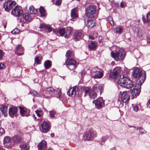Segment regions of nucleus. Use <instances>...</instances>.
I'll list each match as a JSON object with an SVG mask.
<instances>
[{
  "label": "nucleus",
  "mask_w": 150,
  "mask_h": 150,
  "mask_svg": "<svg viewBox=\"0 0 150 150\" xmlns=\"http://www.w3.org/2000/svg\"><path fill=\"white\" fill-rule=\"evenodd\" d=\"M132 76L133 78H136L137 83L140 84H142L144 83L146 78L145 73L143 72L142 70L138 67L133 69Z\"/></svg>",
  "instance_id": "f257e3e1"
},
{
  "label": "nucleus",
  "mask_w": 150,
  "mask_h": 150,
  "mask_svg": "<svg viewBox=\"0 0 150 150\" xmlns=\"http://www.w3.org/2000/svg\"><path fill=\"white\" fill-rule=\"evenodd\" d=\"M117 83L120 86L127 89L131 88L134 86L132 82L129 79L124 77L123 75H122V78L121 80L119 79L117 81Z\"/></svg>",
  "instance_id": "f03ea898"
},
{
  "label": "nucleus",
  "mask_w": 150,
  "mask_h": 150,
  "mask_svg": "<svg viewBox=\"0 0 150 150\" xmlns=\"http://www.w3.org/2000/svg\"><path fill=\"white\" fill-rule=\"evenodd\" d=\"M111 54L114 59L117 61L119 60H123L125 55V53L124 49L121 48L118 51L115 50L112 52Z\"/></svg>",
  "instance_id": "7ed1b4c3"
},
{
  "label": "nucleus",
  "mask_w": 150,
  "mask_h": 150,
  "mask_svg": "<svg viewBox=\"0 0 150 150\" xmlns=\"http://www.w3.org/2000/svg\"><path fill=\"white\" fill-rule=\"evenodd\" d=\"M110 78L117 79V81L120 80L122 78L121 74V69L120 67H115L113 69V71L110 74Z\"/></svg>",
  "instance_id": "20e7f679"
},
{
  "label": "nucleus",
  "mask_w": 150,
  "mask_h": 150,
  "mask_svg": "<svg viewBox=\"0 0 150 150\" xmlns=\"http://www.w3.org/2000/svg\"><path fill=\"white\" fill-rule=\"evenodd\" d=\"M83 136L84 140L91 141L97 136V133L95 131L88 130L84 133Z\"/></svg>",
  "instance_id": "39448f33"
},
{
  "label": "nucleus",
  "mask_w": 150,
  "mask_h": 150,
  "mask_svg": "<svg viewBox=\"0 0 150 150\" xmlns=\"http://www.w3.org/2000/svg\"><path fill=\"white\" fill-rule=\"evenodd\" d=\"M96 6L95 5L89 6L86 10L87 16L90 18L94 17L96 12Z\"/></svg>",
  "instance_id": "423d86ee"
},
{
  "label": "nucleus",
  "mask_w": 150,
  "mask_h": 150,
  "mask_svg": "<svg viewBox=\"0 0 150 150\" xmlns=\"http://www.w3.org/2000/svg\"><path fill=\"white\" fill-rule=\"evenodd\" d=\"M142 84L136 83L133 89L131 90V93L132 96L136 97L138 96L141 91V86Z\"/></svg>",
  "instance_id": "0eeeda50"
},
{
  "label": "nucleus",
  "mask_w": 150,
  "mask_h": 150,
  "mask_svg": "<svg viewBox=\"0 0 150 150\" xmlns=\"http://www.w3.org/2000/svg\"><path fill=\"white\" fill-rule=\"evenodd\" d=\"M66 63L67 67L70 70H73L76 67V62L73 59H67Z\"/></svg>",
  "instance_id": "6e6552de"
},
{
  "label": "nucleus",
  "mask_w": 150,
  "mask_h": 150,
  "mask_svg": "<svg viewBox=\"0 0 150 150\" xmlns=\"http://www.w3.org/2000/svg\"><path fill=\"white\" fill-rule=\"evenodd\" d=\"M16 4L15 1L11 0H8L3 5V7L5 11H8Z\"/></svg>",
  "instance_id": "1a4fd4ad"
},
{
  "label": "nucleus",
  "mask_w": 150,
  "mask_h": 150,
  "mask_svg": "<svg viewBox=\"0 0 150 150\" xmlns=\"http://www.w3.org/2000/svg\"><path fill=\"white\" fill-rule=\"evenodd\" d=\"M94 103L96 108L98 109H100L103 107L104 105V101L101 97L98 98L96 100L93 101Z\"/></svg>",
  "instance_id": "9d476101"
},
{
  "label": "nucleus",
  "mask_w": 150,
  "mask_h": 150,
  "mask_svg": "<svg viewBox=\"0 0 150 150\" xmlns=\"http://www.w3.org/2000/svg\"><path fill=\"white\" fill-rule=\"evenodd\" d=\"M11 139L8 136H6L4 138V146L6 148H10L12 146L11 144Z\"/></svg>",
  "instance_id": "9b49d317"
},
{
  "label": "nucleus",
  "mask_w": 150,
  "mask_h": 150,
  "mask_svg": "<svg viewBox=\"0 0 150 150\" xmlns=\"http://www.w3.org/2000/svg\"><path fill=\"white\" fill-rule=\"evenodd\" d=\"M20 109V113L22 116L28 117L30 115L29 110L21 106L19 107Z\"/></svg>",
  "instance_id": "f8f14e48"
},
{
  "label": "nucleus",
  "mask_w": 150,
  "mask_h": 150,
  "mask_svg": "<svg viewBox=\"0 0 150 150\" xmlns=\"http://www.w3.org/2000/svg\"><path fill=\"white\" fill-rule=\"evenodd\" d=\"M23 13V11L20 9L18 7L16 6L12 10L11 14L16 17H19L21 16Z\"/></svg>",
  "instance_id": "ddd939ff"
},
{
  "label": "nucleus",
  "mask_w": 150,
  "mask_h": 150,
  "mask_svg": "<svg viewBox=\"0 0 150 150\" xmlns=\"http://www.w3.org/2000/svg\"><path fill=\"white\" fill-rule=\"evenodd\" d=\"M41 127L42 129V132L44 133H47L50 129L51 127L48 123L44 122L41 125Z\"/></svg>",
  "instance_id": "4468645a"
},
{
  "label": "nucleus",
  "mask_w": 150,
  "mask_h": 150,
  "mask_svg": "<svg viewBox=\"0 0 150 150\" xmlns=\"http://www.w3.org/2000/svg\"><path fill=\"white\" fill-rule=\"evenodd\" d=\"M17 111L18 108L16 107L10 108L8 110L9 115L11 117H13L17 115Z\"/></svg>",
  "instance_id": "2eb2a0df"
},
{
  "label": "nucleus",
  "mask_w": 150,
  "mask_h": 150,
  "mask_svg": "<svg viewBox=\"0 0 150 150\" xmlns=\"http://www.w3.org/2000/svg\"><path fill=\"white\" fill-rule=\"evenodd\" d=\"M91 73L92 77L94 79H100L103 76V73L100 71H92Z\"/></svg>",
  "instance_id": "dca6fc26"
},
{
  "label": "nucleus",
  "mask_w": 150,
  "mask_h": 150,
  "mask_svg": "<svg viewBox=\"0 0 150 150\" xmlns=\"http://www.w3.org/2000/svg\"><path fill=\"white\" fill-rule=\"evenodd\" d=\"M121 100L124 103H126L130 99V96L127 91L123 92L121 93Z\"/></svg>",
  "instance_id": "f3484780"
},
{
  "label": "nucleus",
  "mask_w": 150,
  "mask_h": 150,
  "mask_svg": "<svg viewBox=\"0 0 150 150\" xmlns=\"http://www.w3.org/2000/svg\"><path fill=\"white\" fill-rule=\"evenodd\" d=\"M82 32L81 30H76L75 31L73 39L76 41L79 40L81 38Z\"/></svg>",
  "instance_id": "a211bd4d"
},
{
  "label": "nucleus",
  "mask_w": 150,
  "mask_h": 150,
  "mask_svg": "<svg viewBox=\"0 0 150 150\" xmlns=\"http://www.w3.org/2000/svg\"><path fill=\"white\" fill-rule=\"evenodd\" d=\"M46 148V142L45 140L42 141L38 145L39 150H44Z\"/></svg>",
  "instance_id": "6ab92c4d"
},
{
  "label": "nucleus",
  "mask_w": 150,
  "mask_h": 150,
  "mask_svg": "<svg viewBox=\"0 0 150 150\" xmlns=\"http://www.w3.org/2000/svg\"><path fill=\"white\" fill-rule=\"evenodd\" d=\"M77 8H74L71 10V16L72 19H71L72 21V19H74L78 17V15L76 12Z\"/></svg>",
  "instance_id": "aec40b11"
},
{
  "label": "nucleus",
  "mask_w": 150,
  "mask_h": 150,
  "mask_svg": "<svg viewBox=\"0 0 150 150\" xmlns=\"http://www.w3.org/2000/svg\"><path fill=\"white\" fill-rule=\"evenodd\" d=\"M16 52L17 53V55H22V53L23 51V48L21 45H18L17 47L16 48Z\"/></svg>",
  "instance_id": "412c9836"
},
{
  "label": "nucleus",
  "mask_w": 150,
  "mask_h": 150,
  "mask_svg": "<svg viewBox=\"0 0 150 150\" xmlns=\"http://www.w3.org/2000/svg\"><path fill=\"white\" fill-rule=\"evenodd\" d=\"M81 90L84 93V96L85 97L87 95H89V93L90 92L92 89H90L89 87H83L82 88Z\"/></svg>",
  "instance_id": "4be33fe9"
},
{
  "label": "nucleus",
  "mask_w": 150,
  "mask_h": 150,
  "mask_svg": "<svg viewBox=\"0 0 150 150\" xmlns=\"http://www.w3.org/2000/svg\"><path fill=\"white\" fill-rule=\"evenodd\" d=\"M0 109L2 114L4 117H6L7 115V106L5 105H2Z\"/></svg>",
  "instance_id": "5701e85b"
},
{
  "label": "nucleus",
  "mask_w": 150,
  "mask_h": 150,
  "mask_svg": "<svg viewBox=\"0 0 150 150\" xmlns=\"http://www.w3.org/2000/svg\"><path fill=\"white\" fill-rule=\"evenodd\" d=\"M12 140L14 143L17 144L20 143L21 141V138L19 136L15 135L12 138Z\"/></svg>",
  "instance_id": "b1692460"
},
{
  "label": "nucleus",
  "mask_w": 150,
  "mask_h": 150,
  "mask_svg": "<svg viewBox=\"0 0 150 150\" xmlns=\"http://www.w3.org/2000/svg\"><path fill=\"white\" fill-rule=\"evenodd\" d=\"M23 17L26 21L29 22L31 21L32 19V18L30 16V14L28 13H25L23 14Z\"/></svg>",
  "instance_id": "393cba45"
},
{
  "label": "nucleus",
  "mask_w": 150,
  "mask_h": 150,
  "mask_svg": "<svg viewBox=\"0 0 150 150\" xmlns=\"http://www.w3.org/2000/svg\"><path fill=\"white\" fill-rule=\"evenodd\" d=\"M89 97L91 99H94L97 96V94L94 89H92L90 92L89 93Z\"/></svg>",
  "instance_id": "a878e982"
},
{
  "label": "nucleus",
  "mask_w": 150,
  "mask_h": 150,
  "mask_svg": "<svg viewBox=\"0 0 150 150\" xmlns=\"http://www.w3.org/2000/svg\"><path fill=\"white\" fill-rule=\"evenodd\" d=\"M53 32L54 33L57 34V33H59L61 36H64V33H65V30L64 28H60L58 30V31H57L56 30H53Z\"/></svg>",
  "instance_id": "bb28decb"
},
{
  "label": "nucleus",
  "mask_w": 150,
  "mask_h": 150,
  "mask_svg": "<svg viewBox=\"0 0 150 150\" xmlns=\"http://www.w3.org/2000/svg\"><path fill=\"white\" fill-rule=\"evenodd\" d=\"M40 28L41 29L42 28H46L49 30V32H51L52 30V28L50 26L44 23L41 24L40 26Z\"/></svg>",
  "instance_id": "cd10ccee"
},
{
  "label": "nucleus",
  "mask_w": 150,
  "mask_h": 150,
  "mask_svg": "<svg viewBox=\"0 0 150 150\" xmlns=\"http://www.w3.org/2000/svg\"><path fill=\"white\" fill-rule=\"evenodd\" d=\"M113 30L117 33L121 34L123 30V28L120 26H118L113 28Z\"/></svg>",
  "instance_id": "c85d7f7f"
},
{
  "label": "nucleus",
  "mask_w": 150,
  "mask_h": 150,
  "mask_svg": "<svg viewBox=\"0 0 150 150\" xmlns=\"http://www.w3.org/2000/svg\"><path fill=\"white\" fill-rule=\"evenodd\" d=\"M71 33V30L70 28H67L65 30V33H64V37L66 38H68L69 36L70 35Z\"/></svg>",
  "instance_id": "c756f323"
},
{
  "label": "nucleus",
  "mask_w": 150,
  "mask_h": 150,
  "mask_svg": "<svg viewBox=\"0 0 150 150\" xmlns=\"http://www.w3.org/2000/svg\"><path fill=\"white\" fill-rule=\"evenodd\" d=\"M96 43L94 42L91 41L89 43L88 45V47L91 50H94L96 47Z\"/></svg>",
  "instance_id": "7c9ffc66"
},
{
  "label": "nucleus",
  "mask_w": 150,
  "mask_h": 150,
  "mask_svg": "<svg viewBox=\"0 0 150 150\" xmlns=\"http://www.w3.org/2000/svg\"><path fill=\"white\" fill-rule=\"evenodd\" d=\"M44 65L45 68L46 69L49 68L51 66V62L50 60H47L44 63Z\"/></svg>",
  "instance_id": "2f4dec72"
},
{
  "label": "nucleus",
  "mask_w": 150,
  "mask_h": 150,
  "mask_svg": "<svg viewBox=\"0 0 150 150\" xmlns=\"http://www.w3.org/2000/svg\"><path fill=\"white\" fill-rule=\"evenodd\" d=\"M94 21L92 20L87 21V26L88 28H92L95 25Z\"/></svg>",
  "instance_id": "473e14b6"
},
{
  "label": "nucleus",
  "mask_w": 150,
  "mask_h": 150,
  "mask_svg": "<svg viewBox=\"0 0 150 150\" xmlns=\"http://www.w3.org/2000/svg\"><path fill=\"white\" fill-rule=\"evenodd\" d=\"M39 10L41 16L42 17L45 16V11L44 8L43 7L41 6Z\"/></svg>",
  "instance_id": "72a5a7b5"
},
{
  "label": "nucleus",
  "mask_w": 150,
  "mask_h": 150,
  "mask_svg": "<svg viewBox=\"0 0 150 150\" xmlns=\"http://www.w3.org/2000/svg\"><path fill=\"white\" fill-rule=\"evenodd\" d=\"M20 148L22 149L28 150L29 149V144L25 143L20 145Z\"/></svg>",
  "instance_id": "f704fd0d"
},
{
  "label": "nucleus",
  "mask_w": 150,
  "mask_h": 150,
  "mask_svg": "<svg viewBox=\"0 0 150 150\" xmlns=\"http://www.w3.org/2000/svg\"><path fill=\"white\" fill-rule=\"evenodd\" d=\"M94 88L96 89L97 92L98 93L99 92L100 94H101L103 90L102 87L101 86L97 85L96 86H95Z\"/></svg>",
  "instance_id": "c9c22d12"
},
{
  "label": "nucleus",
  "mask_w": 150,
  "mask_h": 150,
  "mask_svg": "<svg viewBox=\"0 0 150 150\" xmlns=\"http://www.w3.org/2000/svg\"><path fill=\"white\" fill-rule=\"evenodd\" d=\"M29 10L32 14H35L37 13V10L35 9L33 6H31L29 7Z\"/></svg>",
  "instance_id": "e433bc0d"
},
{
  "label": "nucleus",
  "mask_w": 150,
  "mask_h": 150,
  "mask_svg": "<svg viewBox=\"0 0 150 150\" xmlns=\"http://www.w3.org/2000/svg\"><path fill=\"white\" fill-rule=\"evenodd\" d=\"M50 116L52 118H54L55 117L56 112L55 111L52 110L49 112Z\"/></svg>",
  "instance_id": "4c0bfd02"
},
{
  "label": "nucleus",
  "mask_w": 150,
  "mask_h": 150,
  "mask_svg": "<svg viewBox=\"0 0 150 150\" xmlns=\"http://www.w3.org/2000/svg\"><path fill=\"white\" fill-rule=\"evenodd\" d=\"M73 92V88H71L67 92V94L69 96H71L73 95H74Z\"/></svg>",
  "instance_id": "58836bf2"
},
{
  "label": "nucleus",
  "mask_w": 150,
  "mask_h": 150,
  "mask_svg": "<svg viewBox=\"0 0 150 150\" xmlns=\"http://www.w3.org/2000/svg\"><path fill=\"white\" fill-rule=\"evenodd\" d=\"M35 62L38 64H41L40 61L39 59V57L36 56L35 57Z\"/></svg>",
  "instance_id": "ea45409f"
},
{
  "label": "nucleus",
  "mask_w": 150,
  "mask_h": 150,
  "mask_svg": "<svg viewBox=\"0 0 150 150\" xmlns=\"http://www.w3.org/2000/svg\"><path fill=\"white\" fill-rule=\"evenodd\" d=\"M71 52L70 51L68 50L66 53V56L67 58V59H71Z\"/></svg>",
  "instance_id": "a19ab883"
},
{
  "label": "nucleus",
  "mask_w": 150,
  "mask_h": 150,
  "mask_svg": "<svg viewBox=\"0 0 150 150\" xmlns=\"http://www.w3.org/2000/svg\"><path fill=\"white\" fill-rule=\"evenodd\" d=\"M108 138L109 136H105L102 137L101 138V140L102 142H104Z\"/></svg>",
  "instance_id": "79ce46f5"
},
{
  "label": "nucleus",
  "mask_w": 150,
  "mask_h": 150,
  "mask_svg": "<svg viewBox=\"0 0 150 150\" xmlns=\"http://www.w3.org/2000/svg\"><path fill=\"white\" fill-rule=\"evenodd\" d=\"M132 106H133V110L135 112H137L139 109V107L138 106L134 104H132Z\"/></svg>",
  "instance_id": "37998d69"
},
{
  "label": "nucleus",
  "mask_w": 150,
  "mask_h": 150,
  "mask_svg": "<svg viewBox=\"0 0 150 150\" xmlns=\"http://www.w3.org/2000/svg\"><path fill=\"white\" fill-rule=\"evenodd\" d=\"M31 94L33 96L37 97H39L40 96V95L35 91H33L32 92H31Z\"/></svg>",
  "instance_id": "c03bdc74"
},
{
  "label": "nucleus",
  "mask_w": 150,
  "mask_h": 150,
  "mask_svg": "<svg viewBox=\"0 0 150 150\" xmlns=\"http://www.w3.org/2000/svg\"><path fill=\"white\" fill-rule=\"evenodd\" d=\"M19 32V30L17 28H15L11 31L13 34H17Z\"/></svg>",
  "instance_id": "a18cd8bd"
},
{
  "label": "nucleus",
  "mask_w": 150,
  "mask_h": 150,
  "mask_svg": "<svg viewBox=\"0 0 150 150\" xmlns=\"http://www.w3.org/2000/svg\"><path fill=\"white\" fill-rule=\"evenodd\" d=\"M109 19L110 20V21H109L110 22V24L112 26H113L114 25V21L112 20V18L110 16L109 17Z\"/></svg>",
  "instance_id": "49530a36"
},
{
  "label": "nucleus",
  "mask_w": 150,
  "mask_h": 150,
  "mask_svg": "<svg viewBox=\"0 0 150 150\" xmlns=\"http://www.w3.org/2000/svg\"><path fill=\"white\" fill-rule=\"evenodd\" d=\"M5 133V131L4 129L0 127V136L2 135Z\"/></svg>",
  "instance_id": "de8ad7c7"
},
{
  "label": "nucleus",
  "mask_w": 150,
  "mask_h": 150,
  "mask_svg": "<svg viewBox=\"0 0 150 150\" xmlns=\"http://www.w3.org/2000/svg\"><path fill=\"white\" fill-rule=\"evenodd\" d=\"M73 93H74V95H75L78 92V88L77 87H74L73 88Z\"/></svg>",
  "instance_id": "09e8293b"
},
{
  "label": "nucleus",
  "mask_w": 150,
  "mask_h": 150,
  "mask_svg": "<svg viewBox=\"0 0 150 150\" xmlns=\"http://www.w3.org/2000/svg\"><path fill=\"white\" fill-rule=\"evenodd\" d=\"M47 91L49 92H52L54 91V89L52 87H48L47 88Z\"/></svg>",
  "instance_id": "8fccbe9b"
},
{
  "label": "nucleus",
  "mask_w": 150,
  "mask_h": 150,
  "mask_svg": "<svg viewBox=\"0 0 150 150\" xmlns=\"http://www.w3.org/2000/svg\"><path fill=\"white\" fill-rule=\"evenodd\" d=\"M146 18L147 19V21L148 22L150 21V12H149L147 13L146 15Z\"/></svg>",
  "instance_id": "3c124183"
},
{
  "label": "nucleus",
  "mask_w": 150,
  "mask_h": 150,
  "mask_svg": "<svg viewBox=\"0 0 150 150\" xmlns=\"http://www.w3.org/2000/svg\"><path fill=\"white\" fill-rule=\"evenodd\" d=\"M5 68V65L3 63H0V69H3Z\"/></svg>",
  "instance_id": "603ef678"
},
{
  "label": "nucleus",
  "mask_w": 150,
  "mask_h": 150,
  "mask_svg": "<svg viewBox=\"0 0 150 150\" xmlns=\"http://www.w3.org/2000/svg\"><path fill=\"white\" fill-rule=\"evenodd\" d=\"M57 96L59 98L62 97V93L60 91H59L57 94Z\"/></svg>",
  "instance_id": "864d4df0"
},
{
  "label": "nucleus",
  "mask_w": 150,
  "mask_h": 150,
  "mask_svg": "<svg viewBox=\"0 0 150 150\" xmlns=\"http://www.w3.org/2000/svg\"><path fill=\"white\" fill-rule=\"evenodd\" d=\"M61 0H57L56 1L55 4L56 5L59 6L61 4Z\"/></svg>",
  "instance_id": "5fc2aeb1"
},
{
  "label": "nucleus",
  "mask_w": 150,
  "mask_h": 150,
  "mask_svg": "<svg viewBox=\"0 0 150 150\" xmlns=\"http://www.w3.org/2000/svg\"><path fill=\"white\" fill-rule=\"evenodd\" d=\"M142 19L144 23L148 22L147 21V19L146 18V19L145 18L144 16H142Z\"/></svg>",
  "instance_id": "6e6d98bb"
},
{
  "label": "nucleus",
  "mask_w": 150,
  "mask_h": 150,
  "mask_svg": "<svg viewBox=\"0 0 150 150\" xmlns=\"http://www.w3.org/2000/svg\"><path fill=\"white\" fill-rule=\"evenodd\" d=\"M141 130L139 131V133L141 134H143L146 133V131L143 129H140Z\"/></svg>",
  "instance_id": "4d7b16f0"
},
{
  "label": "nucleus",
  "mask_w": 150,
  "mask_h": 150,
  "mask_svg": "<svg viewBox=\"0 0 150 150\" xmlns=\"http://www.w3.org/2000/svg\"><path fill=\"white\" fill-rule=\"evenodd\" d=\"M3 57V54L2 51L0 49V59H2Z\"/></svg>",
  "instance_id": "13d9d810"
},
{
  "label": "nucleus",
  "mask_w": 150,
  "mask_h": 150,
  "mask_svg": "<svg viewBox=\"0 0 150 150\" xmlns=\"http://www.w3.org/2000/svg\"><path fill=\"white\" fill-rule=\"evenodd\" d=\"M35 112L37 114V115L39 117L41 116V115L39 113V111L38 110H37L35 111Z\"/></svg>",
  "instance_id": "bf43d9fd"
},
{
  "label": "nucleus",
  "mask_w": 150,
  "mask_h": 150,
  "mask_svg": "<svg viewBox=\"0 0 150 150\" xmlns=\"http://www.w3.org/2000/svg\"><path fill=\"white\" fill-rule=\"evenodd\" d=\"M120 6L122 8H123L125 6V5L124 3L123 2H121L120 3Z\"/></svg>",
  "instance_id": "052dcab7"
},
{
  "label": "nucleus",
  "mask_w": 150,
  "mask_h": 150,
  "mask_svg": "<svg viewBox=\"0 0 150 150\" xmlns=\"http://www.w3.org/2000/svg\"><path fill=\"white\" fill-rule=\"evenodd\" d=\"M147 106L148 107L150 108V99L149 100L147 103Z\"/></svg>",
  "instance_id": "680f3d73"
},
{
  "label": "nucleus",
  "mask_w": 150,
  "mask_h": 150,
  "mask_svg": "<svg viewBox=\"0 0 150 150\" xmlns=\"http://www.w3.org/2000/svg\"><path fill=\"white\" fill-rule=\"evenodd\" d=\"M85 71L83 70H82L81 72V76H82L84 74H85Z\"/></svg>",
  "instance_id": "e2e57ef3"
},
{
  "label": "nucleus",
  "mask_w": 150,
  "mask_h": 150,
  "mask_svg": "<svg viewBox=\"0 0 150 150\" xmlns=\"http://www.w3.org/2000/svg\"><path fill=\"white\" fill-rule=\"evenodd\" d=\"M135 128L136 129H137V130H138V129H141V128L140 127H136V128Z\"/></svg>",
  "instance_id": "0e129e2a"
},
{
  "label": "nucleus",
  "mask_w": 150,
  "mask_h": 150,
  "mask_svg": "<svg viewBox=\"0 0 150 150\" xmlns=\"http://www.w3.org/2000/svg\"><path fill=\"white\" fill-rule=\"evenodd\" d=\"M89 38H90V39H91V40H94V38L93 36H91L89 37Z\"/></svg>",
  "instance_id": "69168bd1"
},
{
  "label": "nucleus",
  "mask_w": 150,
  "mask_h": 150,
  "mask_svg": "<svg viewBox=\"0 0 150 150\" xmlns=\"http://www.w3.org/2000/svg\"><path fill=\"white\" fill-rule=\"evenodd\" d=\"M50 135L52 137H54V133H52Z\"/></svg>",
  "instance_id": "338daca9"
},
{
  "label": "nucleus",
  "mask_w": 150,
  "mask_h": 150,
  "mask_svg": "<svg viewBox=\"0 0 150 150\" xmlns=\"http://www.w3.org/2000/svg\"><path fill=\"white\" fill-rule=\"evenodd\" d=\"M110 150H116V149L115 147H113L111 148Z\"/></svg>",
  "instance_id": "774afa93"
}]
</instances>
